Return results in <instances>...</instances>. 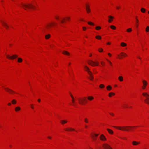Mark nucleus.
<instances>
[{"label":"nucleus","instance_id":"f257e3e1","mask_svg":"<svg viewBox=\"0 0 149 149\" xmlns=\"http://www.w3.org/2000/svg\"><path fill=\"white\" fill-rule=\"evenodd\" d=\"M113 127L117 128L120 130L129 131L130 130H132V129L134 127H135L131 126H123L118 127L114 126Z\"/></svg>","mask_w":149,"mask_h":149},{"label":"nucleus","instance_id":"f03ea898","mask_svg":"<svg viewBox=\"0 0 149 149\" xmlns=\"http://www.w3.org/2000/svg\"><path fill=\"white\" fill-rule=\"evenodd\" d=\"M84 68L85 70L87 72L90 76V77H89V78L91 80H92L93 79V77L92 72L90 70L89 68L86 66H84Z\"/></svg>","mask_w":149,"mask_h":149},{"label":"nucleus","instance_id":"7ed1b4c3","mask_svg":"<svg viewBox=\"0 0 149 149\" xmlns=\"http://www.w3.org/2000/svg\"><path fill=\"white\" fill-rule=\"evenodd\" d=\"M22 5L24 7V8L26 10H27L26 8L34 9L35 8L34 6L31 4H22Z\"/></svg>","mask_w":149,"mask_h":149},{"label":"nucleus","instance_id":"20e7f679","mask_svg":"<svg viewBox=\"0 0 149 149\" xmlns=\"http://www.w3.org/2000/svg\"><path fill=\"white\" fill-rule=\"evenodd\" d=\"M142 95L146 98V99L144 100L145 102L149 104V95L146 93H143Z\"/></svg>","mask_w":149,"mask_h":149},{"label":"nucleus","instance_id":"39448f33","mask_svg":"<svg viewBox=\"0 0 149 149\" xmlns=\"http://www.w3.org/2000/svg\"><path fill=\"white\" fill-rule=\"evenodd\" d=\"M88 62L89 64L92 66H94L95 65H99L98 62H94L92 60H90Z\"/></svg>","mask_w":149,"mask_h":149},{"label":"nucleus","instance_id":"423d86ee","mask_svg":"<svg viewBox=\"0 0 149 149\" xmlns=\"http://www.w3.org/2000/svg\"><path fill=\"white\" fill-rule=\"evenodd\" d=\"M17 57L18 56L16 55H14L10 56L8 55H6V57L8 58H9L10 59H14L16 58H17Z\"/></svg>","mask_w":149,"mask_h":149},{"label":"nucleus","instance_id":"0eeeda50","mask_svg":"<svg viewBox=\"0 0 149 149\" xmlns=\"http://www.w3.org/2000/svg\"><path fill=\"white\" fill-rule=\"evenodd\" d=\"M103 147L104 149H112L110 146L107 144H104Z\"/></svg>","mask_w":149,"mask_h":149},{"label":"nucleus","instance_id":"6e6552de","mask_svg":"<svg viewBox=\"0 0 149 149\" xmlns=\"http://www.w3.org/2000/svg\"><path fill=\"white\" fill-rule=\"evenodd\" d=\"M1 22L2 23V24L3 26L7 29H8L9 26L4 21L1 20Z\"/></svg>","mask_w":149,"mask_h":149},{"label":"nucleus","instance_id":"1a4fd4ad","mask_svg":"<svg viewBox=\"0 0 149 149\" xmlns=\"http://www.w3.org/2000/svg\"><path fill=\"white\" fill-rule=\"evenodd\" d=\"M4 89L6 92L9 93L10 94H12V93H15L14 91L10 89L9 88H4Z\"/></svg>","mask_w":149,"mask_h":149},{"label":"nucleus","instance_id":"9d476101","mask_svg":"<svg viewBox=\"0 0 149 149\" xmlns=\"http://www.w3.org/2000/svg\"><path fill=\"white\" fill-rule=\"evenodd\" d=\"M143 86L142 87V88L143 89H145L146 88V86L147 84V82L144 80L143 81Z\"/></svg>","mask_w":149,"mask_h":149},{"label":"nucleus","instance_id":"9b49d317","mask_svg":"<svg viewBox=\"0 0 149 149\" xmlns=\"http://www.w3.org/2000/svg\"><path fill=\"white\" fill-rule=\"evenodd\" d=\"M108 17L109 18V19H108V22L109 23L111 22L112 21L113 19H114L113 17L111 15H109L108 16Z\"/></svg>","mask_w":149,"mask_h":149},{"label":"nucleus","instance_id":"f8f14e48","mask_svg":"<svg viewBox=\"0 0 149 149\" xmlns=\"http://www.w3.org/2000/svg\"><path fill=\"white\" fill-rule=\"evenodd\" d=\"M100 138L101 140L103 141H105L106 140L105 137L103 134L101 135Z\"/></svg>","mask_w":149,"mask_h":149},{"label":"nucleus","instance_id":"ddd939ff","mask_svg":"<svg viewBox=\"0 0 149 149\" xmlns=\"http://www.w3.org/2000/svg\"><path fill=\"white\" fill-rule=\"evenodd\" d=\"M79 103L80 104H84V102L83 100L82 99H79L78 100Z\"/></svg>","mask_w":149,"mask_h":149},{"label":"nucleus","instance_id":"4468645a","mask_svg":"<svg viewBox=\"0 0 149 149\" xmlns=\"http://www.w3.org/2000/svg\"><path fill=\"white\" fill-rule=\"evenodd\" d=\"M107 131H108V132L110 134H113V131L111 129H108V128H107Z\"/></svg>","mask_w":149,"mask_h":149},{"label":"nucleus","instance_id":"2eb2a0df","mask_svg":"<svg viewBox=\"0 0 149 149\" xmlns=\"http://www.w3.org/2000/svg\"><path fill=\"white\" fill-rule=\"evenodd\" d=\"M132 144L134 146L137 145L140 143L139 142H136V141H133L132 142Z\"/></svg>","mask_w":149,"mask_h":149},{"label":"nucleus","instance_id":"dca6fc26","mask_svg":"<svg viewBox=\"0 0 149 149\" xmlns=\"http://www.w3.org/2000/svg\"><path fill=\"white\" fill-rule=\"evenodd\" d=\"M71 96L72 98V102L73 104V105H74V103H75V101H74V99L73 97V96H72V94H71L70 95Z\"/></svg>","mask_w":149,"mask_h":149},{"label":"nucleus","instance_id":"f3484780","mask_svg":"<svg viewBox=\"0 0 149 149\" xmlns=\"http://www.w3.org/2000/svg\"><path fill=\"white\" fill-rule=\"evenodd\" d=\"M62 53L63 54L65 55H70V53L66 51H63Z\"/></svg>","mask_w":149,"mask_h":149},{"label":"nucleus","instance_id":"a211bd4d","mask_svg":"<svg viewBox=\"0 0 149 149\" xmlns=\"http://www.w3.org/2000/svg\"><path fill=\"white\" fill-rule=\"evenodd\" d=\"M55 24L54 23H52L50 24H48L47 25V28H49L51 25H54Z\"/></svg>","mask_w":149,"mask_h":149},{"label":"nucleus","instance_id":"6ab92c4d","mask_svg":"<svg viewBox=\"0 0 149 149\" xmlns=\"http://www.w3.org/2000/svg\"><path fill=\"white\" fill-rule=\"evenodd\" d=\"M107 89L108 91H110L112 89V87L110 85L108 86L107 87Z\"/></svg>","mask_w":149,"mask_h":149},{"label":"nucleus","instance_id":"aec40b11","mask_svg":"<svg viewBox=\"0 0 149 149\" xmlns=\"http://www.w3.org/2000/svg\"><path fill=\"white\" fill-rule=\"evenodd\" d=\"M67 122V121L65 120H61L60 121V123L62 124L63 125L64 124L66 123Z\"/></svg>","mask_w":149,"mask_h":149},{"label":"nucleus","instance_id":"412c9836","mask_svg":"<svg viewBox=\"0 0 149 149\" xmlns=\"http://www.w3.org/2000/svg\"><path fill=\"white\" fill-rule=\"evenodd\" d=\"M87 98L89 100H92L94 99V97L91 96H89Z\"/></svg>","mask_w":149,"mask_h":149},{"label":"nucleus","instance_id":"4be33fe9","mask_svg":"<svg viewBox=\"0 0 149 149\" xmlns=\"http://www.w3.org/2000/svg\"><path fill=\"white\" fill-rule=\"evenodd\" d=\"M86 10L87 13H88L91 12V10L90 8H86Z\"/></svg>","mask_w":149,"mask_h":149},{"label":"nucleus","instance_id":"5701e85b","mask_svg":"<svg viewBox=\"0 0 149 149\" xmlns=\"http://www.w3.org/2000/svg\"><path fill=\"white\" fill-rule=\"evenodd\" d=\"M20 110V108L19 107H17L15 108V110L16 111H18Z\"/></svg>","mask_w":149,"mask_h":149},{"label":"nucleus","instance_id":"b1692460","mask_svg":"<svg viewBox=\"0 0 149 149\" xmlns=\"http://www.w3.org/2000/svg\"><path fill=\"white\" fill-rule=\"evenodd\" d=\"M121 56L124 57L126 56H127V55L126 54H125L124 53L122 52L121 54Z\"/></svg>","mask_w":149,"mask_h":149},{"label":"nucleus","instance_id":"393cba45","mask_svg":"<svg viewBox=\"0 0 149 149\" xmlns=\"http://www.w3.org/2000/svg\"><path fill=\"white\" fill-rule=\"evenodd\" d=\"M105 87L104 85L102 84H100L99 86V87L101 88H103Z\"/></svg>","mask_w":149,"mask_h":149},{"label":"nucleus","instance_id":"a878e982","mask_svg":"<svg viewBox=\"0 0 149 149\" xmlns=\"http://www.w3.org/2000/svg\"><path fill=\"white\" fill-rule=\"evenodd\" d=\"M141 11L143 13H144L146 12V10L143 8H142L141 9Z\"/></svg>","mask_w":149,"mask_h":149},{"label":"nucleus","instance_id":"bb28decb","mask_svg":"<svg viewBox=\"0 0 149 149\" xmlns=\"http://www.w3.org/2000/svg\"><path fill=\"white\" fill-rule=\"evenodd\" d=\"M132 31V29L131 28H129L127 29L126 31L128 32H130Z\"/></svg>","mask_w":149,"mask_h":149},{"label":"nucleus","instance_id":"cd10ccee","mask_svg":"<svg viewBox=\"0 0 149 149\" xmlns=\"http://www.w3.org/2000/svg\"><path fill=\"white\" fill-rule=\"evenodd\" d=\"M126 44L123 42H122L121 43V45L122 47L126 46Z\"/></svg>","mask_w":149,"mask_h":149},{"label":"nucleus","instance_id":"c85d7f7f","mask_svg":"<svg viewBox=\"0 0 149 149\" xmlns=\"http://www.w3.org/2000/svg\"><path fill=\"white\" fill-rule=\"evenodd\" d=\"M17 59H18V62L19 63L21 62L22 61V59L20 58H18Z\"/></svg>","mask_w":149,"mask_h":149},{"label":"nucleus","instance_id":"c756f323","mask_svg":"<svg viewBox=\"0 0 149 149\" xmlns=\"http://www.w3.org/2000/svg\"><path fill=\"white\" fill-rule=\"evenodd\" d=\"M118 79L120 81H123V77L122 76H119L118 77Z\"/></svg>","mask_w":149,"mask_h":149},{"label":"nucleus","instance_id":"7c9ffc66","mask_svg":"<svg viewBox=\"0 0 149 149\" xmlns=\"http://www.w3.org/2000/svg\"><path fill=\"white\" fill-rule=\"evenodd\" d=\"M110 28L111 29L114 30H115L116 29V27L115 26L113 25H111L110 26Z\"/></svg>","mask_w":149,"mask_h":149},{"label":"nucleus","instance_id":"2f4dec72","mask_svg":"<svg viewBox=\"0 0 149 149\" xmlns=\"http://www.w3.org/2000/svg\"><path fill=\"white\" fill-rule=\"evenodd\" d=\"M65 130L67 131H70V130H72V131H74V129L73 128H66V129Z\"/></svg>","mask_w":149,"mask_h":149},{"label":"nucleus","instance_id":"473e14b6","mask_svg":"<svg viewBox=\"0 0 149 149\" xmlns=\"http://www.w3.org/2000/svg\"><path fill=\"white\" fill-rule=\"evenodd\" d=\"M146 32H148L149 31V26H147L146 28Z\"/></svg>","mask_w":149,"mask_h":149},{"label":"nucleus","instance_id":"72a5a7b5","mask_svg":"<svg viewBox=\"0 0 149 149\" xmlns=\"http://www.w3.org/2000/svg\"><path fill=\"white\" fill-rule=\"evenodd\" d=\"M112 95H114L115 94L113 93H110L109 94V97H111Z\"/></svg>","mask_w":149,"mask_h":149},{"label":"nucleus","instance_id":"f704fd0d","mask_svg":"<svg viewBox=\"0 0 149 149\" xmlns=\"http://www.w3.org/2000/svg\"><path fill=\"white\" fill-rule=\"evenodd\" d=\"M12 103L13 104H15L16 103V101L15 100H13L12 101Z\"/></svg>","mask_w":149,"mask_h":149},{"label":"nucleus","instance_id":"c9c22d12","mask_svg":"<svg viewBox=\"0 0 149 149\" xmlns=\"http://www.w3.org/2000/svg\"><path fill=\"white\" fill-rule=\"evenodd\" d=\"M101 29V27L100 26H97L95 27V29L97 30H99Z\"/></svg>","mask_w":149,"mask_h":149},{"label":"nucleus","instance_id":"e433bc0d","mask_svg":"<svg viewBox=\"0 0 149 149\" xmlns=\"http://www.w3.org/2000/svg\"><path fill=\"white\" fill-rule=\"evenodd\" d=\"M88 24H89V25H94V24H93V23L91 22H88Z\"/></svg>","mask_w":149,"mask_h":149},{"label":"nucleus","instance_id":"4c0bfd02","mask_svg":"<svg viewBox=\"0 0 149 149\" xmlns=\"http://www.w3.org/2000/svg\"><path fill=\"white\" fill-rule=\"evenodd\" d=\"M92 138L93 139V140H95L96 139V137L94 135L92 136Z\"/></svg>","mask_w":149,"mask_h":149},{"label":"nucleus","instance_id":"58836bf2","mask_svg":"<svg viewBox=\"0 0 149 149\" xmlns=\"http://www.w3.org/2000/svg\"><path fill=\"white\" fill-rule=\"evenodd\" d=\"M98 51L100 52H102L103 51V49L102 48H100V49H98Z\"/></svg>","mask_w":149,"mask_h":149},{"label":"nucleus","instance_id":"ea45409f","mask_svg":"<svg viewBox=\"0 0 149 149\" xmlns=\"http://www.w3.org/2000/svg\"><path fill=\"white\" fill-rule=\"evenodd\" d=\"M84 121L86 123H88V120L87 118H85Z\"/></svg>","mask_w":149,"mask_h":149},{"label":"nucleus","instance_id":"a19ab883","mask_svg":"<svg viewBox=\"0 0 149 149\" xmlns=\"http://www.w3.org/2000/svg\"><path fill=\"white\" fill-rule=\"evenodd\" d=\"M50 36H51V35L49 34H48L47 35H45V37H46V38L50 37Z\"/></svg>","mask_w":149,"mask_h":149},{"label":"nucleus","instance_id":"79ce46f5","mask_svg":"<svg viewBox=\"0 0 149 149\" xmlns=\"http://www.w3.org/2000/svg\"><path fill=\"white\" fill-rule=\"evenodd\" d=\"M83 100L84 102L85 101V102H86L87 100H86V97H85L84 98L82 99Z\"/></svg>","mask_w":149,"mask_h":149},{"label":"nucleus","instance_id":"37998d69","mask_svg":"<svg viewBox=\"0 0 149 149\" xmlns=\"http://www.w3.org/2000/svg\"><path fill=\"white\" fill-rule=\"evenodd\" d=\"M83 29L84 31H85L86 29V28L85 27H83Z\"/></svg>","mask_w":149,"mask_h":149},{"label":"nucleus","instance_id":"c03bdc74","mask_svg":"<svg viewBox=\"0 0 149 149\" xmlns=\"http://www.w3.org/2000/svg\"><path fill=\"white\" fill-rule=\"evenodd\" d=\"M31 108L33 109H34V107H33V105L31 104Z\"/></svg>","mask_w":149,"mask_h":149},{"label":"nucleus","instance_id":"a18cd8bd","mask_svg":"<svg viewBox=\"0 0 149 149\" xmlns=\"http://www.w3.org/2000/svg\"><path fill=\"white\" fill-rule=\"evenodd\" d=\"M101 63L102 65H104V63L102 61L101 62Z\"/></svg>","mask_w":149,"mask_h":149},{"label":"nucleus","instance_id":"49530a36","mask_svg":"<svg viewBox=\"0 0 149 149\" xmlns=\"http://www.w3.org/2000/svg\"><path fill=\"white\" fill-rule=\"evenodd\" d=\"M136 23H138V22L139 21V20H138V19H137V18L136 17Z\"/></svg>","mask_w":149,"mask_h":149},{"label":"nucleus","instance_id":"de8ad7c7","mask_svg":"<svg viewBox=\"0 0 149 149\" xmlns=\"http://www.w3.org/2000/svg\"><path fill=\"white\" fill-rule=\"evenodd\" d=\"M98 135L99 134H95L94 136H95L97 137V136H98Z\"/></svg>","mask_w":149,"mask_h":149},{"label":"nucleus","instance_id":"09e8293b","mask_svg":"<svg viewBox=\"0 0 149 149\" xmlns=\"http://www.w3.org/2000/svg\"><path fill=\"white\" fill-rule=\"evenodd\" d=\"M124 107H127L128 106L127 105H125L124 106H123Z\"/></svg>","mask_w":149,"mask_h":149},{"label":"nucleus","instance_id":"8fccbe9b","mask_svg":"<svg viewBox=\"0 0 149 149\" xmlns=\"http://www.w3.org/2000/svg\"><path fill=\"white\" fill-rule=\"evenodd\" d=\"M95 37H98V38L101 37V36H97Z\"/></svg>","mask_w":149,"mask_h":149},{"label":"nucleus","instance_id":"3c124183","mask_svg":"<svg viewBox=\"0 0 149 149\" xmlns=\"http://www.w3.org/2000/svg\"><path fill=\"white\" fill-rule=\"evenodd\" d=\"M110 114L111 116H114L113 114L112 113H110Z\"/></svg>","mask_w":149,"mask_h":149},{"label":"nucleus","instance_id":"603ef678","mask_svg":"<svg viewBox=\"0 0 149 149\" xmlns=\"http://www.w3.org/2000/svg\"><path fill=\"white\" fill-rule=\"evenodd\" d=\"M108 61L109 62V64L111 65V62L110 61H109V60H108Z\"/></svg>","mask_w":149,"mask_h":149},{"label":"nucleus","instance_id":"864d4df0","mask_svg":"<svg viewBox=\"0 0 149 149\" xmlns=\"http://www.w3.org/2000/svg\"><path fill=\"white\" fill-rule=\"evenodd\" d=\"M108 55L110 56H111V54L110 53H108Z\"/></svg>","mask_w":149,"mask_h":149},{"label":"nucleus","instance_id":"5fc2aeb1","mask_svg":"<svg viewBox=\"0 0 149 149\" xmlns=\"http://www.w3.org/2000/svg\"><path fill=\"white\" fill-rule=\"evenodd\" d=\"M120 7H117L116 8L117 9H118L120 8Z\"/></svg>","mask_w":149,"mask_h":149},{"label":"nucleus","instance_id":"6e6d98bb","mask_svg":"<svg viewBox=\"0 0 149 149\" xmlns=\"http://www.w3.org/2000/svg\"><path fill=\"white\" fill-rule=\"evenodd\" d=\"M47 137L49 139H52V138L51 137H50V136H48Z\"/></svg>","mask_w":149,"mask_h":149},{"label":"nucleus","instance_id":"4d7b16f0","mask_svg":"<svg viewBox=\"0 0 149 149\" xmlns=\"http://www.w3.org/2000/svg\"><path fill=\"white\" fill-rule=\"evenodd\" d=\"M38 101L39 102H40V99H38Z\"/></svg>","mask_w":149,"mask_h":149},{"label":"nucleus","instance_id":"13d9d810","mask_svg":"<svg viewBox=\"0 0 149 149\" xmlns=\"http://www.w3.org/2000/svg\"><path fill=\"white\" fill-rule=\"evenodd\" d=\"M61 22L62 23H63L64 22L63 20H61Z\"/></svg>","mask_w":149,"mask_h":149},{"label":"nucleus","instance_id":"bf43d9fd","mask_svg":"<svg viewBox=\"0 0 149 149\" xmlns=\"http://www.w3.org/2000/svg\"><path fill=\"white\" fill-rule=\"evenodd\" d=\"M8 105H9V106H10L11 105V104L10 103H9L8 104Z\"/></svg>","mask_w":149,"mask_h":149},{"label":"nucleus","instance_id":"052dcab7","mask_svg":"<svg viewBox=\"0 0 149 149\" xmlns=\"http://www.w3.org/2000/svg\"><path fill=\"white\" fill-rule=\"evenodd\" d=\"M66 19L68 20H69L70 19V18L68 17H67L66 18Z\"/></svg>","mask_w":149,"mask_h":149},{"label":"nucleus","instance_id":"680f3d73","mask_svg":"<svg viewBox=\"0 0 149 149\" xmlns=\"http://www.w3.org/2000/svg\"><path fill=\"white\" fill-rule=\"evenodd\" d=\"M107 44H108V45H110V42H108L107 43Z\"/></svg>","mask_w":149,"mask_h":149},{"label":"nucleus","instance_id":"e2e57ef3","mask_svg":"<svg viewBox=\"0 0 149 149\" xmlns=\"http://www.w3.org/2000/svg\"><path fill=\"white\" fill-rule=\"evenodd\" d=\"M85 127L86 128H87V126L86 125H85Z\"/></svg>","mask_w":149,"mask_h":149},{"label":"nucleus","instance_id":"0e129e2a","mask_svg":"<svg viewBox=\"0 0 149 149\" xmlns=\"http://www.w3.org/2000/svg\"><path fill=\"white\" fill-rule=\"evenodd\" d=\"M97 38L98 39H99V40H100L101 39V38Z\"/></svg>","mask_w":149,"mask_h":149},{"label":"nucleus","instance_id":"69168bd1","mask_svg":"<svg viewBox=\"0 0 149 149\" xmlns=\"http://www.w3.org/2000/svg\"><path fill=\"white\" fill-rule=\"evenodd\" d=\"M86 7H87V8H90L89 6H86Z\"/></svg>","mask_w":149,"mask_h":149},{"label":"nucleus","instance_id":"338daca9","mask_svg":"<svg viewBox=\"0 0 149 149\" xmlns=\"http://www.w3.org/2000/svg\"><path fill=\"white\" fill-rule=\"evenodd\" d=\"M56 19H58V17H56Z\"/></svg>","mask_w":149,"mask_h":149},{"label":"nucleus","instance_id":"774afa93","mask_svg":"<svg viewBox=\"0 0 149 149\" xmlns=\"http://www.w3.org/2000/svg\"><path fill=\"white\" fill-rule=\"evenodd\" d=\"M90 56H92V54H90Z\"/></svg>","mask_w":149,"mask_h":149}]
</instances>
